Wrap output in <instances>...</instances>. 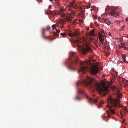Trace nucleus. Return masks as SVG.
<instances>
[{
  "instance_id": "9b49d317",
  "label": "nucleus",
  "mask_w": 128,
  "mask_h": 128,
  "mask_svg": "<svg viewBox=\"0 0 128 128\" xmlns=\"http://www.w3.org/2000/svg\"><path fill=\"white\" fill-rule=\"evenodd\" d=\"M56 30V32H53V35L54 36H59V33L60 32V30L59 29H57L56 28H55Z\"/></svg>"
},
{
  "instance_id": "4d7b16f0",
  "label": "nucleus",
  "mask_w": 128,
  "mask_h": 128,
  "mask_svg": "<svg viewBox=\"0 0 128 128\" xmlns=\"http://www.w3.org/2000/svg\"><path fill=\"white\" fill-rule=\"evenodd\" d=\"M81 9H82V8H81Z\"/></svg>"
},
{
  "instance_id": "cd10ccee",
  "label": "nucleus",
  "mask_w": 128,
  "mask_h": 128,
  "mask_svg": "<svg viewBox=\"0 0 128 128\" xmlns=\"http://www.w3.org/2000/svg\"><path fill=\"white\" fill-rule=\"evenodd\" d=\"M125 26H123L121 27V29L122 30H124V27H125Z\"/></svg>"
},
{
  "instance_id": "f03ea898",
  "label": "nucleus",
  "mask_w": 128,
  "mask_h": 128,
  "mask_svg": "<svg viewBox=\"0 0 128 128\" xmlns=\"http://www.w3.org/2000/svg\"><path fill=\"white\" fill-rule=\"evenodd\" d=\"M84 83L86 86L92 89V90L96 89L98 93L104 96H105L108 92V88L104 86H101L96 83L94 80L87 76L86 80L84 81Z\"/></svg>"
},
{
  "instance_id": "6e6d98bb",
  "label": "nucleus",
  "mask_w": 128,
  "mask_h": 128,
  "mask_svg": "<svg viewBox=\"0 0 128 128\" xmlns=\"http://www.w3.org/2000/svg\"><path fill=\"white\" fill-rule=\"evenodd\" d=\"M79 82V81H78V82H77V83H78V82Z\"/></svg>"
},
{
  "instance_id": "c9c22d12",
  "label": "nucleus",
  "mask_w": 128,
  "mask_h": 128,
  "mask_svg": "<svg viewBox=\"0 0 128 128\" xmlns=\"http://www.w3.org/2000/svg\"><path fill=\"white\" fill-rule=\"evenodd\" d=\"M126 21H128V17H127L126 18Z\"/></svg>"
},
{
  "instance_id": "20e7f679",
  "label": "nucleus",
  "mask_w": 128,
  "mask_h": 128,
  "mask_svg": "<svg viewBox=\"0 0 128 128\" xmlns=\"http://www.w3.org/2000/svg\"><path fill=\"white\" fill-rule=\"evenodd\" d=\"M70 54L72 61L71 64L69 65L68 68L70 70L74 71L76 69V65L78 62L79 60L77 57L76 53L71 52L70 53Z\"/></svg>"
},
{
  "instance_id": "f8f14e48",
  "label": "nucleus",
  "mask_w": 128,
  "mask_h": 128,
  "mask_svg": "<svg viewBox=\"0 0 128 128\" xmlns=\"http://www.w3.org/2000/svg\"><path fill=\"white\" fill-rule=\"evenodd\" d=\"M112 89L114 91L116 92L117 93H118L119 92V91L118 90L117 87L116 86H114L113 87H112Z\"/></svg>"
},
{
  "instance_id": "e433bc0d",
  "label": "nucleus",
  "mask_w": 128,
  "mask_h": 128,
  "mask_svg": "<svg viewBox=\"0 0 128 128\" xmlns=\"http://www.w3.org/2000/svg\"><path fill=\"white\" fill-rule=\"evenodd\" d=\"M37 1H38V2H42V0H36Z\"/></svg>"
},
{
  "instance_id": "9d476101",
  "label": "nucleus",
  "mask_w": 128,
  "mask_h": 128,
  "mask_svg": "<svg viewBox=\"0 0 128 128\" xmlns=\"http://www.w3.org/2000/svg\"><path fill=\"white\" fill-rule=\"evenodd\" d=\"M92 49L89 46H87L86 48H83L82 49V52L84 54L88 52H92Z\"/></svg>"
},
{
  "instance_id": "8fccbe9b",
  "label": "nucleus",
  "mask_w": 128,
  "mask_h": 128,
  "mask_svg": "<svg viewBox=\"0 0 128 128\" xmlns=\"http://www.w3.org/2000/svg\"><path fill=\"white\" fill-rule=\"evenodd\" d=\"M106 54L107 55H108V54L107 53H106Z\"/></svg>"
},
{
  "instance_id": "13d9d810",
  "label": "nucleus",
  "mask_w": 128,
  "mask_h": 128,
  "mask_svg": "<svg viewBox=\"0 0 128 128\" xmlns=\"http://www.w3.org/2000/svg\"><path fill=\"white\" fill-rule=\"evenodd\" d=\"M94 16V15H92V16Z\"/></svg>"
},
{
  "instance_id": "b1692460",
  "label": "nucleus",
  "mask_w": 128,
  "mask_h": 128,
  "mask_svg": "<svg viewBox=\"0 0 128 128\" xmlns=\"http://www.w3.org/2000/svg\"><path fill=\"white\" fill-rule=\"evenodd\" d=\"M78 93L84 94V91L80 90H78Z\"/></svg>"
},
{
  "instance_id": "a18cd8bd",
  "label": "nucleus",
  "mask_w": 128,
  "mask_h": 128,
  "mask_svg": "<svg viewBox=\"0 0 128 128\" xmlns=\"http://www.w3.org/2000/svg\"><path fill=\"white\" fill-rule=\"evenodd\" d=\"M80 22H82L83 20H80Z\"/></svg>"
},
{
  "instance_id": "423d86ee",
  "label": "nucleus",
  "mask_w": 128,
  "mask_h": 128,
  "mask_svg": "<svg viewBox=\"0 0 128 128\" xmlns=\"http://www.w3.org/2000/svg\"><path fill=\"white\" fill-rule=\"evenodd\" d=\"M88 100L89 103H96L98 101L100 100V98L98 97H94L93 98H91L89 97L86 94H84Z\"/></svg>"
},
{
  "instance_id": "a878e982",
  "label": "nucleus",
  "mask_w": 128,
  "mask_h": 128,
  "mask_svg": "<svg viewBox=\"0 0 128 128\" xmlns=\"http://www.w3.org/2000/svg\"><path fill=\"white\" fill-rule=\"evenodd\" d=\"M56 26L55 24H53L52 26V30H53L55 28Z\"/></svg>"
},
{
  "instance_id": "f704fd0d",
  "label": "nucleus",
  "mask_w": 128,
  "mask_h": 128,
  "mask_svg": "<svg viewBox=\"0 0 128 128\" xmlns=\"http://www.w3.org/2000/svg\"><path fill=\"white\" fill-rule=\"evenodd\" d=\"M76 99L80 100V98L78 97H76Z\"/></svg>"
},
{
  "instance_id": "2eb2a0df",
  "label": "nucleus",
  "mask_w": 128,
  "mask_h": 128,
  "mask_svg": "<svg viewBox=\"0 0 128 128\" xmlns=\"http://www.w3.org/2000/svg\"><path fill=\"white\" fill-rule=\"evenodd\" d=\"M104 21L108 25L110 24H111V22H110V21L106 19H104Z\"/></svg>"
},
{
  "instance_id": "4be33fe9",
  "label": "nucleus",
  "mask_w": 128,
  "mask_h": 128,
  "mask_svg": "<svg viewBox=\"0 0 128 128\" xmlns=\"http://www.w3.org/2000/svg\"><path fill=\"white\" fill-rule=\"evenodd\" d=\"M68 35L69 36H75V35L73 34H72L71 33H69L68 34Z\"/></svg>"
},
{
  "instance_id": "ddd939ff",
  "label": "nucleus",
  "mask_w": 128,
  "mask_h": 128,
  "mask_svg": "<svg viewBox=\"0 0 128 128\" xmlns=\"http://www.w3.org/2000/svg\"><path fill=\"white\" fill-rule=\"evenodd\" d=\"M122 84L124 86L126 87V86H128V81L125 80Z\"/></svg>"
},
{
  "instance_id": "2f4dec72",
  "label": "nucleus",
  "mask_w": 128,
  "mask_h": 128,
  "mask_svg": "<svg viewBox=\"0 0 128 128\" xmlns=\"http://www.w3.org/2000/svg\"><path fill=\"white\" fill-rule=\"evenodd\" d=\"M95 7V6H93L92 7V9L90 10L91 11H92V9H94Z\"/></svg>"
},
{
  "instance_id": "c756f323",
  "label": "nucleus",
  "mask_w": 128,
  "mask_h": 128,
  "mask_svg": "<svg viewBox=\"0 0 128 128\" xmlns=\"http://www.w3.org/2000/svg\"><path fill=\"white\" fill-rule=\"evenodd\" d=\"M90 7V6L89 5H88L86 6V8H88Z\"/></svg>"
},
{
  "instance_id": "603ef678",
  "label": "nucleus",
  "mask_w": 128,
  "mask_h": 128,
  "mask_svg": "<svg viewBox=\"0 0 128 128\" xmlns=\"http://www.w3.org/2000/svg\"><path fill=\"white\" fill-rule=\"evenodd\" d=\"M123 118V116H122L121 117V118Z\"/></svg>"
},
{
  "instance_id": "7c9ffc66",
  "label": "nucleus",
  "mask_w": 128,
  "mask_h": 128,
  "mask_svg": "<svg viewBox=\"0 0 128 128\" xmlns=\"http://www.w3.org/2000/svg\"><path fill=\"white\" fill-rule=\"evenodd\" d=\"M119 47L120 48H124V46H119Z\"/></svg>"
},
{
  "instance_id": "0eeeda50",
  "label": "nucleus",
  "mask_w": 128,
  "mask_h": 128,
  "mask_svg": "<svg viewBox=\"0 0 128 128\" xmlns=\"http://www.w3.org/2000/svg\"><path fill=\"white\" fill-rule=\"evenodd\" d=\"M84 64V62H82L80 63V67L78 71V72L80 74L85 73L86 71H87L88 69L87 66H83Z\"/></svg>"
},
{
  "instance_id": "7ed1b4c3",
  "label": "nucleus",
  "mask_w": 128,
  "mask_h": 128,
  "mask_svg": "<svg viewBox=\"0 0 128 128\" xmlns=\"http://www.w3.org/2000/svg\"><path fill=\"white\" fill-rule=\"evenodd\" d=\"M108 100L110 103V105H108L106 107L109 109L107 112V113L109 116H110L111 114H116V110L118 108H120L121 107V105L120 104V101L116 98H113L111 97H110L108 99Z\"/></svg>"
},
{
  "instance_id": "6ab92c4d",
  "label": "nucleus",
  "mask_w": 128,
  "mask_h": 128,
  "mask_svg": "<svg viewBox=\"0 0 128 128\" xmlns=\"http://www.w3.org/2000/svg\"><path fill=\"white\" fill-rule=\"evenodd\" d=\"M95 34V31L94 30H91L90 32V34L91 36H93Z\"/></svg>"
},
{
  "instance_id": "f257e3e1",
  "label": "nucleus",
  "mask_w": 128,
  "mask_h": 128,
  "mask_svg": "<svg viewBox=\"0 0 128 128\" xmlns=\"http://www.w3.org/2000/svg\"><path fill=\"white\" fill-rule=\"evenodd\" d=\"M77 3L76 0H73L72 2L70 3L68 6L69 10L71 12L69 13V14L66 15L67 14L66 11L64 8H60L58 12V14L61 15L62 17H64V18H62L58 21V22L60 24L63 25L66 22L68 21L71 22L73 17L72 16L74 15V11L72 10V8L76 9L78 8L77 6Z\"/></svg>"
},
{
  "instance_id": "412c9836",
  "label": "nucleus",
  "mask_w": 128,
  "mask_h": 128,
  "mask_svg": "<svg viewBox=\"0 0 128 128\" xmlns=\"http://www.w3.org/2000/svg\"><path fill=\"white\" fill-rule=\"evenodd\" d=\"M56 4L58 7H60V3L59 2L58 0L55 1Z\"/></svg>"
},
{
  "instance_id": "09e8293b",
  "label": "nucleus",
  "mask_w": 128,
  "mask_h": 128,
  "mask_svg": "<svg viewBox=\"0 0 128 128\" xmlns=\"http://www.w3.org/2000/svg\"><path fill=\"white\" fill-rule=\"evenodd\" d=\"M122 112H120V114L121 115H122Z\"/></svg>"
},
{
  "instance_id": "ea45409f",
  "label": "nucleus",
  "mask_w": 128,
  "mask_h": 128,
  "mask_svg": "<svg viewBox=\"0 0 128 128\" xmlns=\"http://www.w3.org/2000/svg\"><path fill=\"white\" fill-rule=\"evenodd\" d=\"M108 35L109 36H111V34H110V32H109V34H108Z\"/></svg>"
},
{
  "instance_id": "4c0bfd02",
  "label": "nucleus",
  "mask_w": 128,
  "mask_h": 128,
  "mask_svg": "<svg viewBox=\"0 0 128 128\" xmlns=\"http://www.w3.org/2000/svg\"><path fill=\"white\" fill-rule=\"evenodd\" d=\"M48 14L49 13L47 12H45V14H46L48 15Z\"/></svg>"
},
{
  "instance_id": "1a4fd4ad",
  "label": "nucleus",
  "mask_w": 128,
  "mask_h": 128,
  "mask_svg": "<svg viewBox=\"0 0 128 128\" xmlns=\"http://www.w3.org/2000/svg\"><path fill=\"white\" fill-rule=\"evenodd\" d=\"M99 40L101 43L102 44L106 45H108V43L106 40H104V38L103 35L100 32L98 34Z\"/></svg>"
},
{
  "instance_id": "a211bd4d",
  "label": "nucleus",
  "mask_w": 128,
  "mask_h": 128,
  "mask_svg": "<svg viewBox=\"0 0 128 128\" xmlns=\"http://www.w3.org/2000/svg\"><path fill=\"white\" fill-rule=\"evenodd\" d=\"M103 103L104 102L102 101H101L100 102H99L98 105V108H100L102 107V106L101 105V104H103Z\"/></svg>"
},
{
  "instance_id": "a19ab883",
  "label": "nucleus",
  "mask_w": 128,
  "mask_h": 128,
  "mask_svg": "<svg viewBox=\"0 0 128 128\" xmlns=\"http://www.w3.org/2000/svg\"><path fill=\"white\" fill-rule=\"evenodd\" d=\"M102 33H104V30H102Z\"/></svg>"
},
{
  "instance_id": "3c124183",
  "label": "nucleus",
  "mask_w": 128,
  "mask_h": 128,
  "mask_svg": "<svg viewBox=\"0 0 128 128\" xmlns=\"http://www.w3.org/2000/svg\"><path fill=\"white\" fill-rule=\"evenodd\" d=\"M94 94H92V96H94Z\"/></svg>"
},
{
  "instance_id": "c03bdc74",
  "label": "nucleus",
  "mask_w": 128,
  "mask_h": 128,
  "mask_svg": "<svg viewBox=\"0 0 128 128\" xmlns=\"http://www.w3.org/2000/svg\"><path fill=\"white\" fill-rule=\"evenodd\" d=\"M96 26H98V24H96Z\"/></svg>"
},
{
  "instance_id": "6e6552de",
  "label": "nucleus",
  "mask_w": 128,
  "mask_h": 128,
  "mask_svg": "<svg viewBox=\"0 0 128 128\" xmlns=\"http://www.w3.org/2000/svg\"><path fill=\"white\" fill-rule=\"evenodd\" d=\"M117 8L112 6L111 8V10L109 12V14L112 16H116L119 15V14L118 12Z\"/></svg>"
},
{
  "instance_id": "37998d69",
  "label": "nucleus",
  "mask_w": 128,
  "mask_h": 128,
  "mask_svg": "<svg viewBox=\"0 0 128 128\" xmlns=\"http://www.w3.org/2000/svg\"><path fill=\"white\" fill-rule=\"evenodd\" d=\"M51 6L50 5L48 8H51Z\"/></svg>"
},
{
  "instance_id": "c85d7f7f",
  "label": "nucleus",
  "mask_w": 128,
  "mask_h": 128,
  "mask_svg": "<svg viewBox=\"0 0 128 128\" xmlns=\"http://www.w3.org/2000/svg\"><path fill=\"white\" fill-rule=\"evenodd\" d=\"M124 50H128V47H124Z\"/></svg>"
},
{
  "instance_id": "49530a36",
  "label": "nucleus",
  "mask_w": 128,
  "mask_h": 128,
  "mask_svg": "<svg viewBox=\"0 0 128 128\" xmlns=\"http://www.w3.org/2000/svg\"><path fill=\"white\" fill-rule=\"evenodd\" d=\"M97 24V22H94V24Z\"/></svg>"
},
{
  "instance_id": "de8ad7c7",
  "label": "nucleus",
  "mask_w": 128,
  "mask_h": 128,
  "mask_svg": "<svg viewBox=\"0 0 128 128\" xmlns=\"http://www.w3.org/2000/svg\"><path fill=\"white\" fill-rule=\"evenodd\" d=\"M66 0H62L64 1H66Z\"/></svg>"
},
{
  "instance_id": "864d4df0",
  "label": "nucleus",
  "mask_w": 128,
  "mask_h": 128,
  "mask_svg": "<svg viewBox=\"0 0 128 128\" xmlns=\"http://www.w3.org/2000/svg\"><path fill=\"white\" fill-rule=\"evenodd\" d=\"M122 30V29H120V31H121V30Z\"/></svg>"
},
{
  "instance_id": "4468645a",
  "label": "nucleus",
  "mask_w": 128,
  "mask_h": 128,
  "mask_svg": "<svg viewBox=\"0 0 128 128\" xmlns=\"http://www.w3.org/2000/svg\"><path fill=\"white\" fill-rule=\"evenodd\" d=\"M44 28H43L42 29V36L44 38H49V36H48L46 37L44 35Z\"/></svg>"
},
{
  "instance_id": "58836bf2",
  "label": "nucleus",
  "mask_w": 128,
  "mask_h": 128,
  "mask_svg": "<svg viewBox=\"0 0 128 128\" xmlns=\"http://www.w3.org/2000/svg\"><path fill=\"white\" fill-rule=\"evenodd\" d=\"M121 44L122 46H124V43H122Z\"/></svg>"
},
{
  "instance_id": "f3484780",
  "label": "nucleus",
  "mask_w": 128,
  "mask_h": 128,
  "mask_svg": "<svg viewBox=\"0 0 128 128\" xmlns=\"http://www.w3.org/2000/svg\"><path fill=\"white\" fill-rule=\"evenodd\" d=\"M125 79L122 78H120L119 79V82H120L123 83Z\"/></svg>"
},
{
  "instance_id": "39448f33",
  "label": "nucleus",
  "mask_w": 128,
  "mask_h": 128,
  "mask_svg": "<svg viewBox=\"0 0 128 128\" xmlns=\"http://www.w3.org/2000/svg\"><path fill=\"white\" fill-rule=\"evenodd\" d=\"M98 63L94 64L90 66V73L93 75L96 74L98 72L99 68L98 66Z\"/></svg>"
},
{
  "instance_id": "bb28decb",
  "label": "nucleus",
  "mask_w": 128,
  "mask_h": 128,
  "mask_svg": "<svg viewBox=\"0 0 128 128\" xmlns=\"http://www.w3.org/2000/svg\"><path fill=\"white\" fill-rule=\"evenodd\" d=\"M122 58L124 60L126 61V60L125 59L126 56H122Z\"/></svg>"
},
{
  "instance_id": "5701e85b",
  "label": "nucleus",
  "mask_w": 128,
  "mask_h": 128,
  "mask_svg": "<svg viewBox=\"0 0 128 128\" xmlns=\"http://www.w3.org/2000/svg\"><path fill=\"white\" fill-rule=\"evenodd\" d=\"M122 112H124V113L126 114L128 112V111L126 110V108H124L123 111H122Z\"/></svg>"
},
{
  "instance_id": "72a5a7b5",
  "label": "nucleus",
  "mask_w": 128,
  "mask_h": 128,
  "mask_svg": "<svg viewBox=\"0 0 128 128\" xmlns=\"http://www.w3.org/2000/svg\"><path fill=\"white\" fill-rule=\"evenodd\" d=\"M118 96L119 97H122V95L121 94H120L118 95Z\"/></svg>"
},
{
  "instance_id": "79ce46f5",
  "label": "nucleus",
  "mask_w": 128,
  "mask_h": 128,
  "mask_svg": "<svg viewBox=\"0 0 128 128\" xmlns=\"http://www.w3.org/2000/svg\"><path fill=\"white\" fill-rule=\"evenodd\" d=\"M49 11L50 12V13L51 14L52 13V12L50 10H49Z\"/></svg>"
},
{
  "instance_id": "5fc2aeb1",
  "label": "nucleus",
  "mask_w": 128,
  "mask_h": 128,
  "mask_svg": "<svg viewBox=\"0 0 128 128\" xmlns=\"http://www.w3.org/2000/svg\"><path fill=\"white\" fill-rule=\"evenodd\" d=\"M93 61H95V60H93Z\"/></svg>"
},
{
  "instance_id": "dca6fc26",
  "label": "nucleus",
  "mask_w": 128,
  "mask_h": 128,
  "mask_svg": "<svg viewBox=\"0 0 128 128\" xmlns=\"http://www.w3.org/2000/svg\"><path fill=\"white\" fill-rule=\"evenodd\" d=\"M112 6L111 7H110L109 6H108L107 8H106L105 9V11L107 12L109 11L110 10H111V8H112Z\"/></svg>"
},
{
  "instance_id": "aec40b11",
  "label": "nucleus",
  "mask_w": 128,
  "mask_h": 128,
  "mask_svg": "<svg viewBox=\"0 0 128 128\" xmlns=\"http://www.w3.org/2000/svg\"><path fill=\"white\" fill-rule=\"evenodd\" d=\"M60 35L63 37H65L66 36V34L65 32L61 33L60 34Z\"/></svg>"
},
{
  "instance_id": "473e14b6",
  "label": "nucleus",
  "mask_w": 128,
  "mask_h": 128,
  "mask_svg": "<svg viewBox=\"0 0 128 128\" xmlns=\"http://www.w3.org/2000/svg\"><path fill=\"white\" fill-rule=\"evenodd\" d=\"M81 12H82V13H83L84 12V11L83 10H81Z\"/></svg>"
},
{
  "instance_id": "393cba45",
  "label": "nucleus",
  "mask_w": 128,
  "mask_h": 128,
  "mask_svg": "<svg viewBox=\"0 0 128 128\" xmlns=\"http://www.w3.org/2000/svg\"><path fill=\"white\" fill-rule=\"evenodd\" d=\"M51 29V28L50 27V26H47L46 29V30H50Z\"/></svg>"
}]
</instances>
